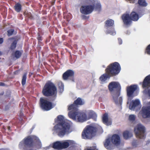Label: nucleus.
<instances>
[{"mask_svg": "<svg viewBox=\"0 0 150 150\" xmlns=\"http://www.w3.org/2000/svg\"><path fill=\"white\" fill-rule=\"evenodd\" d=\"M110 140L111 142L114 145H118L120 144V138L117 134H114L112 135Z\"/></svg>", "mask_w": 150, "mask_h": 150, "instance_id": "nucleus-18", "label": "nucleus"}, {"mask_svg": "<svg viewBox=\"0 0 150 150\" xmlns=\"http://www.w3.org/2000/svg\"><path fill=\"white\" fill-rule=\"evenodd\" d=\"M137 4L140 7H145L147 5L145 0H138Z\"/></svg>", "mask_w": 150, "mask_h": 150, "instance_id": "nucleus-26", "label": "nucleus"}, {"mask_svg": "<svg viewBox=\"0 0 150 150\" xmlns=\"http://www.w3.org/2000/svg\"><path fill=\"white\" fill-rule=\"evenodd\" d=\"M95 9V6L91 4L82 6L80 9L81 13L88 15L92 13Z\"/></svg>", "mask_w": 150, "mask_h": 150, "instance_id": "nucleus-10", "label": "nucleus"}, {"mask_svg": "<svg viewBox=\"0 0 150 150\" xmlns=\"http://www.w3.org/2000/svg\"><path fill=\"white\" fill-rule=\"evenodd\" d=\"M147 94L150 96V88L147 89Z\"/></svg>", "mask_w": 150, "mask_h": 150, "instance_id": "nucleus-43", "label": "nucleus"}, {"mask_svg": "<svg viewBox=\"0 0 150 150\" xmlns=\"http://www.w3.org/2000/svg\"><path fill=\"white\" fill-rule=\"evenodd\" d=\"M71 127V125L69 122H58L54 128L58 133V135L61 137L69 133Z\"/></svg>", "mask_w": 150, "mask_h": 150, "instance_id": "nucleus-5", "label": "nucleus"}, {"mask_svg": "<svg viewBox=\"0 0 150 150\" xmlns=\"http://www.w3.org/2000/svg\"><path fill=\"white\" fill-rule=\"evenodd\" d=\"M84 104V100L79 97L74 101L73 104L69 105L68 109L70 111L68 113L69 117L74 120H75L77 116V120L79 122L85 121L91 118L93 119L94 121H96L97 115L92 110L89 111L88 116L84 112L78 113V105H82Z\"/></svg>", "mask_w": 150, "mask_h": 150, "instance_id": "nucleus-1", "label": "nucleus"}, {"mask_svg": "<svg viewBox=\"0 0 150 150\" xmlns=\"http://www.w3.org/2000/svg\"><path fill=\"white\" fill-rule=\"evenodd\" d=\"M23 112H21L20 113L19 115L20 117H22L23 116Z\"/></svg>", "mask_w": 150, "mask_h": 150, "instance_id": "nucleus-45", "label": "nucleus"}, {"mask_svg": "<svg viewBox=\"0 0 150 150\" xmlns=\"http://www.w3.org/2000/svg\"><path fill=\"white\" fill-rule=\"evenodd\" d=\"M2 54L1 52H0V56H1V55Z\"/></svg>", "mask_w": 150, "mask_h": 150, "instance_id": "nucleus-53", "label": "nucleus"}, {"mask_svg": "<svg viewBox=\"0 0 150 150\" xmlns=\"http://www.w3.org/2000/svg\"><path fill=\"white\" fill-rule=\"evenodd\" d=\"M118 43L120 45H121L122 43V40L121 38H118Z\"/></svg>", "mask_w": 150, "mask_h": 150, "instance_id": "nucleus-40", "label": "nucleus"}, {"mask_svg": "<svg viewBox=\"0 0 150 150\" xmlns=\"http://www.w3.org/2000/svg\"><path fill=\"white\" fill-rule=\"evenodd\" d=\"M27 16L30 19H34V17L32 15V14L31 13H28L27 14Z\"/></svg>", "mask_w": 150, "mask_h": 150, "instance_id": "nucleus-36", "label": "nucleus"}, {"mask_svg": "<svg viewBox=\"0 0 150 150\" xmlns=\"http://www.w3.org/2000/svg\"><path fill=\"white\" fill-rule=\"evenodd\" d=\"M67 141H68L61 142V148H62V149L67 148L69 146V143H70L71 141L69 140Z\"/></svg>", "mask_w": 150, "mask_h": 150, "instance_id": "nucleus-27", "label": "nucleus"}, {"mask_svg": "<svg viewBox=\"0 0 150 150\" xmlns=\"http://www.w3.org/2000/svg\"><path fill=\"white\" fill-rule=\"evenodd\" d=\"M121 70L120 64L115 62L110 64L105 70L106 73L104 74L99 78L100 80L102 82L106 81L108 78L115 76L117 75Z\"/></svg>", "mask_w": 150, "mask_h": 150, "instance_id": "nucleus-2", "label": "nucleus"}, {"mask_svg": "<svg viewBox=\"0 0 150 150\" xmlns=\"http://www.w3.org/2000/svg\"><path fill=\"white\" fill-rule=\"evenodd\" d=\"M145 128L143 125L139 124L134 128V132L137 137L140 139H144L146 137Z\"/></svg>", "mask_w": 150, "mask_h": 150, "instance_id": "nucleus-9", "label": "nucleus"}, {"mask_svg": "<svg viewBox=\"0 0 150 150\" xmlns=\"http://www.w3.org/2000/svg\"><path fill=\"white\" fill-rule=\"evenodd\" d=\"M26 76L27 74L25 73L23 75V76L21 82L23 86H24V85H25L26 83Z\"/></svg>", "mask_w": 150, "mask_h": 150, "instance_id": "nucleus-33", "label": "nucleus"}, {"mask_svg": "<svg viewBox=\"0 0 150 150\" xmlns=\"http://www.w3.org/2000/svg\"><path fill=\"white\" fill-rule=\"evenodd\" d=\"M21 121L22 120V119L21 118Z\"/></svg>", "mask_w": 150, "mask_h": 150, "instance_id": "nucleus-56", "label": "nucleus"}, {"mask_svg": "<svg viewBox=\"0 0 150 150\" xmlns=\"http://www.w3.org/2000/svg\"><path fill=\"white\" fill-rule=\"evenodd\" d=\"M122 98L121 97H120L119 99V103L118 102L116 104H118L119 103L121 105L122 103ZM117 101H118L117 100ZM116 104V103H115Z\"/></svg>", "mask_w": 150, "mask_h": 150, "instance_id": "nucleus-37", "label": "nucleus"}, {"mask_svg": "<svg viewBox=\"0 0 150 150\" xmlns=\"http://www.w3.org/2000/svg\"><path fill=\"white\" fill-rule=\"evenodd\" d=\"M22 53L19 50H17L12 54L13 56L16 59H18L21 56Z\"/></svg>", "mask_w": 150, "mask_h": 150, "instance_id": "nucleus-25", "label": "nucleus"}, {"mask_svg": "<svg viewBox=\"0 0 150 150\" xmlns=\"http://www.w3.org/2000/svg\"><path fill=\"white\" fill-rule=\"evenodd\" d=\"M137 86L135 85H131L127 87L126 90L127 95L129 97H131L133 95L134 92L137 89Z\"/></svg>", "mask_w": 150, "mask_h": 150, "instance_id": "nucleus-12", "label": "nucleus"}, {"mask_svg": "<svg viewBox=\"0 0 150 150\" xmlns=\"http://www.w3.org/2000/svg\"><path fill=\"white\" fill-rule=\"evenodd\" d=\"M105 125H108V124H110V125H111V122H104Z\"/></svg>", "mask_w": 150, "mask_h": 150, "instance_id": "nucleus-48", "label": "nucleus"}, {"mask_svg": "<svg viewBox=\"0 0 150 150\" xmlns=\"http://www.w3.org/2000/svg\"><path fill=\"white\" fill-rule=\"evenodd\" d=\"M14 31V30L13 29H11L8 30L7 31V35L8 36H10L12 35Z\"/></svg>", "mask_w": 150, "mask_h": 150, "instance_id": "nucleus-35", "label": "nucleus"}, {"mask_svg": "<svg viewBox=\"0 0 150 150\" xmlns=\"http://www.w3.org/2000/svg\"><path fill=\"white\" fill-rule=\"evenodd\" d=\"M149 104L150 105V101L149 102Z\"/></svg>", "mask_w": 150, "mask_h": 150, "instance_id": "nucleus-55", "label": "nucleus"}, {"mask_svg": "<svg viewBox=\"0 0 150 150\" xmlns=\"http://www.w3.org/2000/svg\"><path fill=\"white\" fill-rule=\"evenodd\" d=\"M111 141L110 138H108L106 139L104 144L105 147L109 150H112L114 149V145Z\"/></svg>", "mask_w": 150, "mask_h": 150, "instance_id": "nucleus-15", "label": "nucleus"}, {"mask_svg": "<svg viewBox=\"0 0 150 150\" xmlns=\"http://www.w3.org/2000/svg\"><path fill=\"white\" fill-rule=\"evenodd\" d=\"M4 94V91L2 92L1 93H0V96H2Z\"/></svg>", "mask_w": 150, "mask_h": 150, "instance_id": "nucleus-50", "label": "nucleus"}, {"mask_svg": "<svg viewBox=\"0 0 150 150\" xmlns=\"http://www.w3.org/2000/svg\"><path fill=\"white\" fill-rule=\"evenodd\" d=\"M85 150H96V149L95 148H92L90 147L89 148H87Z\"/></svg>", "mask_w": 150, "mask_h": 150, "instance_id": "nucleus-41", "label": "nucleus"}, {"mask_svg": "<svg viewBox=\"0 0 150 150\" xmlns=\"http://www.w3.org/2000/svg\"><path fill=\"white\" fill-rule=\"evenodd\" d=\"M14 39V38H13V37L10 38L9 39L10 40H12V39Z\"/></svg>", "mask_w": 150, "mask_h": 150, "instance_id": "nucleus-51", "label": "nucleus"}, {"mask_svg": "<svg viewBox=\"0 0 150 150\" xmlns=\"http://www.w3.org/2000/svg\"><path fill=\"white\" fill-rule=\"evenodd\" d=\"M17 42V41L16 40H15L13 41V42L11 44L9 49L11 50L15 49L16 47Z\"/></svg>", "mask_w": 150, "mask_h": 150, "instance_id": "nucleus-30", "label": "nucleus"}, {"mask_svg": "<svg viewBox=\"0 0 150 150\" xmlns=\"http://www.w3.org/2000/svg\"><path fill=\"white\" fill-rule=\"evenodd\" d=\"M5 85V84L4 83L2 82H0V86H4Z\"/></svg>", "mask_w": 150, "mask_h": 150, "instance_id": "nucleus-44", "label": "nucleus"}, {"mask_svg": "<svg viewBox=\"0 0 150 150\" xmlns=\"http://www.w3.org/2000/svg\"><path fill=\"white\" fill-rule=\"evenodd\" d=\"M74 72V71L71 69L67 70L63 74L62 78L64 80H67L70 78H73Z\"/></svg>", "mask_w": 150, "mask_h": 150, "instance_id": "nucleus-14", "label": "nucleus"}, {"mask_svg": "<svg viewBox=\"0 0 150 150\" xmlns=\"http://www.w3.org/2000/svg\"><path fill=\"white\" fill-rule=\"evenodd\" d=\"M10 126H8V130H10Z\"/></svg>", "mask_w": 150, "mask_h": 150, "instance_id": "nucleus-52", "label": "nucleus"}, {"mask_svg": "<svg viewBox=\"0 0 150 150\" xmlns=\"http://www.w3.org/2000/svg\"><path fill=\"white\" fill-rule=\"evenodd\" d=\"M0 150H2V149H0Z\"/></svg>", "mask_w": 150, "mask_h": 150, "instance_id": "nucleus-57", "label": "nucleus"}, {"mask_svg": "<svg viewBox=\"0 0 150 150\" xmlns=\"http://www.w3.org/2000/svg\"><path fill=\"white\" fill-rule=\"evenodd\" d=\"M97 128L91 125H87L84 128L81 133V137L85 139H91L95 135Z\"/></svg>", "mask_w": 150, "mask_h": 150, "instance_id": "nucleus-6", "label": "nucleus"}, {"mask_svg": "<svg viewBox=\"0 0 150 150\" xmlns=\"http://www.w3.org/2000/svg\"><path fill=\"white\" fill-rule=\"evenodd\" d=\"M105 23L106 27L112 26L114 24V21L112 19H109L105 21Z\"/></svg>", "mask_w": 150, "mask_h": 150, "instance_id": "nucleus-24", "label": "nucleus"}, {"mask_svg": "<svg viewBox=\"0 0 150 150\" xmlns=\"http://www.w3.org/2000/svg\"><path fill=\"white\" fill-rule=\"evenodd\" d=\"M90 4L95 6V9L99 12L101 10V6L100 3L97 0H89L88 2Z\"/></svg>", "mask_w": 150, "mask_h": 150, "instance_id": "nucleus-16", "label": "nucleus"}, {"mask_svg": "<svg viewBox=\"0 0 150 150\" xmlns=\"http://www.w3.org/2000/svg\"><path fill=\"white\" fill-rule=\"evenodd\" d=\"M140 102L138 99L133 100L129 104V108L131 110H134L136 108L140 105Z\"/></svg>", "mask_w": 150, "mask_h": 150, "instance_id": "nucleus-17", "label": "nucleus"}, {"mask_svg": "<svg viewBox=\"0 0 150 150\" xmlns=\"http://www.w3.org/2000/svg\"><path fill=\"white\" fill-rule=\"evenodd\" d=\"M52 147L54 149L58 150L62 149L61 142L60 141H57L54 142L53 144Z\"/></svg>", "mask_w": 150, "mask_h": 150, "instance_id": "nucleus-22", "label": "nucleus"}, {"mask_svg": "<svg viewBox=\"0 0 150 150\" xmlns=\"http://www.w3.org/2000/svg\"><path fill=\"white\" fill-rule=\"evenodd\" d=\"M60 90L63 91V86H61V88H60Z\"/></svg>", "mask_w": 150, "mask_h": 150, "instance_id": "nucleus-47", "label": "nucleus"}, {"mask_svg": "<svg viewBox=\"0 0 150 150\" xmlns=\"http://www.w3.org/2000/svg\"><path fill=\"white\" fill-rule=\"evenodd\" d=\"M4 42L3 38L0 37V44H2Z\"/></svg>", "mask_w": 150, "mask_h": 150, "instance_id": "nucleus-42", "label": "nucleus"}, {"mask_svg": "<svg viewBox=\"0 0 150 150\" xmlns=\"http://www.w3.org/2000/svg\"><path fill=\"white\" fill-rule=\"evenodd\" d=\"M55 122H71L69 120L66 119L62 115H58L57 118L54 119Z\"/></svg>", "mask_w": 150, "mask_h": 150, "instance_id": "nucleus-20", "label": "nucleus"}, {"mask_svg": "<svg viewBox=\"0 0 150 150\" xmlns=\"http://www.w3.org/2000/svg\"><path fill=\"white\" fill-rule=\"evenodd\" d=\"M106 33L107 34H110L111 35H114L116 34V32L113 28H110V30H108L106 31Z\"/></svg>", "mask_w": 150, "mask_h": 150, "instance_id": "nucleus-29", "label": "nucleus"}, {"mask_svg": "<svg viewBox=\"0 0 150 150\" xmlns=\"http://www.w3.org/2000/svg\"><path fill=\"white\" fill-rule=\"evenodd\" d=\"M123 135L124 138L126 139L132 136V134L128 131H125L123 133Z\"/></svg>", "mask_w": 150, "mask_h": 150, "instance_id": "nucleus-23", "label": "nucleus"}, {"mask_svg": "<svg viewBox=\"0 0 150 150\" xmlns=\"http://www.w3.org/2000/svg\"><path fill=\"white\" fill-rule=\"evenodd\" d=\"M129 15L132 21H137L139 18V15L135 12H132Z\"/></svg>", "mask_w": 150, "mask_h": 150, "instance_id": "nucleus-21", "label": "nucleus"}, {"mask_svg": "<svg viewBox=\"0 0 150 150\" xmlns=\"http://www.w3.org/2000/svg\"><path fill=\"white\" fill-rule=\"evenodd\" d=\"M108 88L110 92L113 94L112 97L114 102L117 103V98L120 95L121 86L117 82L112 81L108 85Z\"/></svg>", "mask_w": 150, "mask_h": 150, "instance_id": "nucleus-4", "label": "nucleus"}, {"mask_svg": "<svg viewBox=\"0 0 150 150\" xmlns=\"http://www.w3.org/2000/svg\"><path fill=\"white\" fill-rule=\"evenodd\" d=\"M130 3H133L135 0H129Z\"/></svg>", "mask_w": 150, "mask_h": 150, "instance_id": "nucleus-49", "label": "nucleus"}, {"mask_svg": "<svg viewBox=\"0 0 150 150\" xmlns=\"http://www.w3.org/2000/svg\"><path fill=\"white\" fill-rule=\"evenodd\" d=\"M122 18L125 25H130L131 24L132 21L129 14H123L122 16Z\"/></svg>", "mask_w": 150, "mask_h": 150, "instance_id": "nucleus-13", "label": "nucleus"}, {"mask_svg": "<svg viewBox=\"0 0 150 150\" xmlns=\"http://www.w3.org/2000/svg\"><path fill=\"white\" fill-rule=\"evenodd\" d=\"M150 85V74L147 76L144 79L142 83V87L143 88H145Z\"/></svg>", "mask_w": 150, "mask_h": 150, "instance_id": "nucleus-19", "label": "nucleus"}, {"mask_svg": "<svg viewBox=\"0 0 150 150\" xmlns=\"http://www.w3.org/2000/svg\"><path fill=\"white\" fill-rule=\"evenodd\" d=\"M42 93L43 95L46 97L52 96L54 100L56 98L57 90L55 84L50 81H47L43 87Z\"/></svg>", "mask_w": 150, "mask_h": 150, "instance_id": "nucleus-3", "label": "nucleus"}, {"mask_svg": "<svg viewBox=\"0 0 150 150\" xmlns=\"http://www.w3.org/2000/svg\"><path fill=\"white\" fill-rule=\"evenodd\" d=\"M37 39L39 41H40L42 40V37L40 36L39 34H38V36L37 38Z\"/></svg>", "mask_w": 150, "mask_h": 150, "instance_id": "nucleus-39", "label": "nucleus"}, {"mask_svg": "<svg viewBox=\"0 0 150 150\" xmlns=\"http://www.w3.org/2000/svg\"><path fill=\"white\" fill-rule=\"evenodd\" d=\"M139 113L143 118L150 117V106H143Z\"/></svg>", "mask_w": 150, "mask_h": 150, "instance_id": "nucleus-11", "label": "nucleus"}, {"mask_svg": "<svg viewBox=\"0 0 150 150\" xmlns=\"http://www.w3.org/2000/svg\"><path fill=\"white\" fill-rule=\"evenodd\" d=\"M14 8L16 11L17 12H19L21 10L22 6L20 3H17L15 4Z\"/></svg>", "mask_w": 150, "mask_h": 150, "instance_id": "nucleus-28", "label": "nucleus"}, {"mask_svg": "<svg viewBox=\"0 0 150 150\" xmlns=\"http://www.w3.org/2000/svg\"><path fill=\"white\" fill-rule=\"evenodd\" d=\"M39 105L41 109L45 111L50 110L54 107L52 103L47 98L44 97H41L40 98Z\"/></svg>", "mask_w": 150, "mask_h": 150, "instance_id": "nucleus-8", "label": "nucleus"}, {"mask_svg": "<svg viewBox=\"0 0 150 150\" xmlns=\"http://www.w3.org/2000/svg\"><path fill=\"white\" fill-rule=\"evenodd\" d=\"M81 17L83 19L86 20L88 19L89 17L85 15H83L81 16Z\"/></svg>", "mask_w": 150, "mask_h": 150, "instance_id": "nucleus-38", "label": "nucleus"}, {"mask_svg": "<svg viewBox=\"0 0 150 150\" xmlns=\"http://www.w3.org/2000/svg\"><path fill=\"white\" fill-rule=\"evenodd\" d=\"M56 0H52V1L51 2V4L52 5H53L55 3V1Z\"/></svg>", "mask_w": 150, "mask_h": 150, "instance_id": "nucleus-46", "label": "nucleus"}, {"mask_svg": "<svg viewBox=\"0 0 150 150\" xmlns=\"http://www.w3.org/2000/svg\"><path fill=\"white\" fill-rule=\"evenodd\" d=\"M103 67H105V66H104V65H103Z\"/></svg>", "mask_w": 150, "mask_h": 150, "instance_id": "nucleus-54", "label": "nucleus"}, {"mask_svg": "<svg viewBox=\"0 0 150 150\" xmlns=\"http://www.w3.org/2000/svg\"><path fill=\"white\" fill-rule=\"evenodd\" d=\"M39 140L38 138L34 135H30L24 138L21 142L19 146L21 148L25 147L28 148L33 147L35 145L34 141Z\"/></svg>", "mask_w": 150, "mask_h": 150, "instance_id": "nucleus-7", "label": "nucleus"}, {"mask_svg": "<svg viewBox=\"0 0 150 150\" xmlns=\"http://www.w3.org/2000/svg\"><path fill=\"white\" fill-rule=\"evenodd\" d=\"M136 119V116L133 114L130 115L129 117V120L132 122L134 121Z\"/></svg>", "mask_w": 150, "mask_h": 150, "instance_id": "nucleus-34", "label": "nucleus"}, {"mask_svg": "<svg viewBox=\"0 0 150 150\" xmlns=\"http://www.w3.org/2000/svg\"><path fill=\"white\" fill-rule=\"evenodd\" d=\"M102 121L103 122H108V114L107 113H105L103 115Z\"/></svg>", "mask_w": 150, "mask_h": 150, "instance_id": "nucleus-31", "label": "nucleus"}, {"mask_svg": "<svg viewBox=\"0 0 150 150\" xmlns=\"http://www.w3.org/2000/svg\"><path fill=\"white\" fill-rule=\"evenodd\" d=\"M144 53L150 56V44L146 47L144 51Z\"/></svg>", "mask_w": 150, "mask_h": 150, "instance_id": "nucleus-32", "label": "nucleus"}]
</instances>
